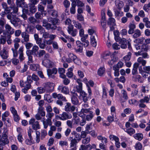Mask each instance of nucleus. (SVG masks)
I'll list each match as a JSON object with an SVG mask.
<instances>
[{
	"label": "nucleus",
	"mask_w": 150,
	"mask_h": 150,
	"mask_svg": "<svg viewBox=\"0 0 150 150\" xmlns=\"http://www.w3.org/2000/svg\"><path fill=\"white\" fill-rule=\"evenodd\" d=\"M134 33L133 35V37L134 38L139 37L141 35L140 30L138 29L136 30Z\"/></svg>",
	"instance_id": "nucleus-36"
},
{
	"label": "nucleus",
	"mask_w": 150,
	"mask_h": 150,
	"mask_svg": "<svg viewBox=\"0 0 150 150\" xmlns=\"http://www.w3.org/2000/svg\"><path fill=\"white\" fill-rule=\"evenodd\" d=\"M29 23L32 24H34L37 22V20L33 16H31L29 18L28 20Z\"/></svg>",
	"instance_id": "nucleus-33"
},
{
	"label": "nucleus",
	"mask_w": 150,
	"mask_h": 150,
	"mask_svg": "<svg viewBox=\"0 0 150 150\" xmlns=\"http://www.w3.org/2000/svg\"><path fill=\"white\" fill-rule=\"evenodd\" d=\"M72 103L75 105H77L79 104V101L77 97L74 95H73L71 98Z\"/></svg>",
	"instance_id": "nucleus-31"
},
{
	"label": "nucleus",
	"mask_w": 150,
	"mask_h": 150,
	"mask_svg": "<svg viewBox=\"0 0 150 150\" xmlns=\"http://www.w3.org/2000/svg\"><path fill=\"white\" fill-rule=\"evenodd\" d=\"M21 37L23 38L21 42L22 43L24 42H29V35L25 31L22 32L21 33Z\"/></svg>",
	"instance_id": "nucleus-11"
},
{
	"label": "nucleus",
	"mask_w": 150,
	"mask_h": 150,
	"mask_svg": "<svg viewBox=\"0 0 150 150\" xmlns=\"http://www.w3.org/2000/svg\"><path fill=\"white\" fill-rule=\"evenodd\" d=\"M115 22V20L113 18L110 17L109 18L107 23L108 25H113Z\"/></svg>",
	"instance_id": "nucleus-53"
},
{
	"label": "nucleus",
	"mask_w": 150,
	"mask_h": 150,
	"mask_svg": "<svg viewBox=\"0 0 150 150\" xmlns=\"http://www.w3.org/2000/svg\"><path fill=\"white\" fill-rule=\"evenodd\" d=\"M25 42V43H24V44L26 49L27 50H30V49L33 46V44L31 42Z\"/></svg>",
	"instance_id": "nucleus-50"
},
{
	"label": "nucleus",
	"mask_w": 150,
	"mask_h": 150,
	"mask_svg": "<svg viewBox=\"0 0 150 150\" xmlns=\"http://www.w3.org/2000/svg\"><path fill=\"white\" fill-rule=\"evenodd\" d=\"M30 87L31 85H26L22 89V91L25 94L27 93V91L30 88Z\"/></svg>",
	"instance_id": "nucleus-59"
},
{
	"label": "nucleus",
	"mask_w": 150,
	"mask_h": 150,
	"mask_svg": "<svg viewBox=\"0 0 150 150\" xmlns=\"http://www.w3.org/2000/svg\"><path fill=\"white\" fill-rule=\"evenodd\" d=\"M29 124L32 125L33 129L34 130H37L40 129V126L39 122L36 120L34 118H32L29 122Z\"/></svg>",
	"instance_id": "nucleus-5"
},
{
	"label": "nucleus",
	"mask_w": 150,
	"mask_h": 150,
	"mask_svg": "<svg viewBox=\"0 0 150 150\" xmlns=\"http://www.w3.org/2000/svg\"><path fill=\"white\" fill-rule=\"evenodd\" d=\"M129 30L128 31V33L129 34H132L135 31L134 30L136 28L135 25L133 23L130 24L129 25Z\"/></svg>",
	"instance_id": "nucleus-25"
},
{
	"label": "nucleus",
	"mask_w": 150,
	"mask_h": 150,
	"mask_svg": "<svg viewBox=\"0 0 150 150\" xmlns=\"http://www.w3.org/2000/svg\"><path fill=\"white\" fill-rule=\"evenodd\" d=\"M57 28V26L52 23H49L46 29L47 30H54L56 29Z\"/></svg>",
	"instance_id": "nucleus-37"
},
{
	"label": "nucleus",
	"mask_w": 150,
	"mask_h": 150,
	"mask_svg": "<svg viewBox=\"0 0 150 150\" xmlns=\"http://www.w3.org/2000/svg\"><path fill=\"white\" fill-rule=\"evenodd\" d=\"M48 20L50 22L52 23V24L56 25L59 23V19L55 18H48Z\"/></svg>",
	"instance_id": "nucleus-26"
},
{
	"label": "nucleus",
	"mask_w": 150,
	"mask_h": 150,
	"mask_svg": "<svg viewBox=\"0 0 150 150\" xmlns=\"http://www.w3.org/2000/svg\"><path fill=\"white\" fill-rule=\"evenodd\" d=\"M122 96L125 100H127L128 99L127 93L126 91L124 90H122L121 91Z\"/></svg>",
	"instance_id": "nucleus-39"
},
{
	"label": "nucleus",
	"mask_w": 150,
	"mask_h": 150,
	"mask_svg": "<svg viewBox=\"0 0 150 150\" xmlns=\"http://www.w3.org/2000/svg\"><path fill=\"white\" fill-rule=\"evenodd\" d=\"M79 93V99L82 100L84 103H86L88 100V98H89L87 96V93L83 91L80 92Z\"/></svg>",
	"instance_id": "nucleus-9"
},
{
	"label": "nucleus",
	"mask_w": 150,
	"mask_h": 150,
	"mask_svg": "<svg viewBox=\"0 0 150 150\" xmlns=\"http://www.w3.org/2000/svg\"><path fill=\"white\" fill-rule=\"evenodd\" d=\"M73 125H78L80 122V118L75 112L73 113V118L72 119Z\"/></svg>",
	"instance_id": "nucleus-8"
},
{
	"label": "nucleus",
	"mask_w": 150,
	"mask_h": 150,
	"mask_svg": "<svg viewBox=\"0 0 150 150\" xmlns=\"http://www.w3.org/2000/svg\"><path fill=\"white\" fill-rule=\"evenodd\" d=\"M39 49V47L35 45L33 46L31 50H28L26 51V53L28 57V62L31 63L33 62L32 55L37 56L38 54L37 52H38Z\"/></svg>",
	"instance_id": "nucleus-1"
},
{
	"label": "nucleus",
	"mask_w": 150,
	"mask_h": 150,
	"mask_svg": "<svg viewBox=\"0 0 150 150\" xmlns=\"http://www.w3.org/2000/svg\"><path fill=\"white\" fill-rule=\"evenodd\" d=\"M9 141L7 138L6 135L4 134L3 136V137L0 140V145L3 146L8 144Z\"/></svg>",
	"instance_id": "nucleus-19"
},
{
	"label": "nucleus",
	"mask_w": 150,
	"mask_h": 150,
	"mask_svg": "<svg viewBox=\"0 0 150 150\" xmlns=\"http://www.w3.org/2000/svg\"><path fill=\"white\" fill-rule=\"evenodd\" d=\"M53 122H54V125L57 127H60L62 126V122L59 121H57L55 119H53Z\"/></svg>",
	"instance_id": "nucleus-51"
},
{
	"label": "nucleus",
	"mask_w": 150,
	"mask_h": 150,
	"mask_svg": "<svg viewBox=\"0 0 150 150\" xmlns=\"http://www.w3.org/2000/svg\"><path fill=\"white\" fill-rule=\"evenodd\" d=\"M41 120V122H42L44 126V128L46 129L48 126V125L51 126L52 125V122L49 121V120L46 119L45 120L44 119Z\"/></svg>",
	"instance_id": "nucleus-22"
},
{
	"label": "nucleus",
	"mask_w": 150,
	"mask_h": 150,
	"mask_svg": "<svg viewBox=\"0 0 150 150\" xmlns=\"http://www.w3.org/2000/svg\"><path fill=\"white\" fill-rule=\"evenodd\" d=\"M47 134V131L45 129L41 130V139H44Z\"/></svg>",
	"instance_id": "nucleus-57"
},
{
	"label": "nucleus",
	"mask_w": 150,
	"mask_h": 150,
	"mask_svg": "<svg viewBox=\"0 0 150 150\" xmlns=\"http://www.w3.org/2000/svg\"><path fill=\"white\" fill-rule=\"evenodd\" d=\"M134 147L137 150H141L142 148V145L141 143L138 142L136 143Z\"/></svg>",
	"instance_id": "nucleus-43"
},
{
	"label": "nucleus",
	"mask_w": 150,
	"mask_h": 150,
	"mask_svg": "<svg viewBox=\"0 0 150 150\" xmlns=\"http://www.w3.org/2000/svg\"><path fill=\"white\" fill-rule=\"evenodd\" d=\"M0 55L3 59H6L8 57V52L4 49H3L0 52Z\"/></svg>",
	"instance_id": "nucleus-20"
},
{
	"label": "nucleus",
	"mask_w": 150,
	"mask_h": 150,
	"mask_svg": "<svg viewBox=\"0 0 150 150\" xmlns=\"http://www.w3.org/2000/svg\"><path fill=\"white\" fill-rule=\"evenodd\" d=\"M45 115V112L44 110V108L42 107H39L38 110V112L35 115V117L36 119L38 120L42 119V117H44ZM44 118V117L43 119Z\"/></svg>",
	"instance_id": "nucleus-3"
},
{
	"label": "nucleus",
	"mask_w": 150,
	"mask_h": 150,
	"mask_svg": "<svg viewBox=\"0 0 150 150\" xmlns=\"http://www.w3.org/2000/svg\"><path fill=\"white\" fill-rule=\"evenodd\" d=\"M144 40V38H140L136 39L134 42L135 43L142 44L143 43Z\"/></svg>",
	"instance_id": "nucleus-55"
},
{
	"label": "nucleus",
	"mask_w": 150,
	"mask_h": 150,
	"mask_svg": "<svg viewBox=\"0 0 150 150\" xmlns=\"http://www.w3.org/2000/svg\"><path fill=\"white\" fill-rule=\"evenodd\" d=\"M59 145L62 147L66 146L68 145V142L66 141L60 140L59 142Z\"/></svg>",
	"instance_id": "nucleus-44"
},
{
	"label": "nucleus",
	"mask_w": 150,
	"mask_h": 150,
	"mask_svg": "<svg viewBox=\"0 0 150 150\" xmlns=\"http://www.w3.org/2000/svg\"><path fill=\"white\" fill-rule=\"evenodd\" d=\"M149 47L147 45L143 44L141 47V49L142 51H146L149 49Z\"/></svg>",
	"instance_id": "nucleus-56"
},
{
	"label": "nucleus",
	"mask_w": 150,
	"mask_h": 150,
	"mask_svg": "<svg viewBox=\"0 0 150 150\" xmlns=\"http://www.w3.org/2000/svg\"><path fill=\"white\" fill-rule=\"evenodd\" d=\"M124 130L125 132L131 136L134 134L135 132V130L131 127L124 129Z\"/></svg>",
	"instance_id": "nucleus-23"
},
{
	"label": "nucleus",
	"mask_w": 150,
	"mask_h": 150,
	"mask_svg": "<svg viewBox=\"0 0 150 150\" xmlns=\"http://www.w3.org/2000/svg\"><path fill=\"white\" fill-rule=\"evenodd\" d=\"M71 134L74 136V138L76 139V140H77L79 142L81 140V137L80 135L79 134L75 131H73L71 132Z\"/></svg>",
	"instance_id": "nucleus-28"
},
{
	"label": "nucleus",
	"mask_w": 150,
	"mask_h": 150,
	"mask_svg": "<svg viewBox=\"0 0 150 150\" xmlns=\"http://www.w3.org/2000/svg\"><path fill=\"white\" fill-rule=\"evenodd\" d=\"M52 96L54 98H57L58 99H61L64 101H67L65 97H64L62 94H57L56 93H54L52 94Z\"/></svg>",
	"instance_id": "nucleus-17"
},
{
	"label": "nucleus",
	"mask_w": 150,
	"mask_h": 150,
	"mask_svg": "<svg viewBox=\"0 0 150 150\" xmlns=\"http://www.w3.org/2000/svg\"><path fill=\"white\" fill-rule=\"evenodd\" d=\"M92 129V125L91 123L87 124L85 127V131L88 133H90L89 130Z\"/></svg>",
	"instance_id": "nucleus-62"
},
{
	"label": "nucleus",
	"mask_w": 150,
	"mask_h": 150,
	"mask_svg": "<svg viewBox=\"0 0 150 150\" xmlns=\"http://www.w3.org/2000/svg\"><path fill=\"white\" fill-rule=\"evenodd\" d=\"M76 57L73 53H70L69 54L68 57L66 59V62L69 63L71 62L76 58Z\"/></svg>",
	"instance_id": "nucleus-14"
},
{
	"label": "nucleus",
	"mask_w": 150,
	"mask_h": 150,
	"mask_svg": "<svg viewBox=\"0 0 150 150\" xmlns=\"http://www.w3.org/2000/svg\"><path fill=\"white\" fill-rule=\"evenodd\" d=\"M29 139H27L25 141V142L26 144L28 145H31L32 144L33 142V139L32 137L31 138H29Z\"/></svg>",
	"instance_id": "nucleus-54"
},
{
	"label": "nucleus",
	"mask_w": 150,
	"mask_h": 150,
	"mask_svg": "<svg viewBox=\"0 0 150 150\" xmlns=\"http://www.w3.org/2000/svg\"><path fill=\"white\" fill-rule=\"evenodd\" d=\"M61 117L62 120L64 121L68 119H70L72 117L71 115L66 112H63L62 114H61Z\"/></svg>",
	"instance_id": "nucleus-13"
},
{
	"label": "nucleus",
	"mask_w": 150,
	"mask_h": 150,
	"mask_svg": "<svg viewBox=\"0 0 150 150\" xmlns=\"http://www.w3.org/2000/svg\"><path fill=\"white\" fill-rule=\"evenodd\" d=\"M115 4L117 7L119 9L122 8L124 5L123 2L119 0H117L115 1Z\"/></svg>",
	"instance_id": "nucleus-29"
},
{
	"label": "nucleus",
	"mask_w": 150,
	"mask_h": 150,
	"mask_svg": "<svg viewBox=\"0 0 150 150\" xmlns=\"http://www.w3.org/2000/svg\"><path fill=\"white\" fill-rule=\"evenodd\" d=\"M98 139L101 141L102 143L105 144L107 142V139L105 137H103L101 135H99L97 137Z\"/></svg>",
	"instance_id": "nucleus-30"
},
{
	"label": "nucleus",
	"mask_w": 150,
	"mask_h": 150,
	"mask_svg": "<svg viewBox=\"0 0 150 150\" xmlns=\"http://www.w3.org/2000/svg\"><path fill=\"white\" fill-rule=\"evenodd\" d=\"M58 89L61 91L62 93L67 94L69 93V91L68 88L65 86L63 85H60L59 86Z\"/></svg>",
	"instance_id": "nucleus-12"
},
{
	"label": "nucleus",
	"mask_w": 150,
	"mask_h": 150,
	"mask_svg": "<svg viewBox=\"0 0 150 150\" xmlns=\"http://www.w3.org/2000/svg\"><path fill=\"white\" fill-rule=\"evenodd\" d=\"M111 58L112 59L108 63V64L110 66H112L113 64L115 62H116V60H117L116 56L113 54L112 55Z\"/></svg>",
	"instance_id": "nucleus-34"
},
{
	"label": "nucleus",
	"mask_w": 150,
	"mask_h": 150,
	"mask_svg": "<svg viewBox=\"0 0 150 150\" xmlns=\"http://www.w3.org/2000/svg\"><path fill=\"white\" fill-rule=\"evenodd\" d=\"M9 114V113L8 111H6L2 114L1 116L2 120L3 122H5L6 119V117L8 116Z\"/></svg>",
	"instance_id": "nucleus-49"
},
{
	"label": "nucleus",
	"mask_w": 150,
	"mask_h": 150,
	"mask_svg": "<svg viewBox=\"0 0 150 150\" xmlns=\"http://www.w3.org/2000/svg\"><path fill=\"white\" fill-rule=\"evenodd\" d=\"M23 47H21L18 50V53L19 54V58L21 61H22L25 59V57L23 55Z\"/></svg>",
	"instance_id": "nucleus-16"
},
{
	"label": "nucleus",
	"mask_w": 150,
	"mask_h": 150,
	"mask_svg": "<svg viewBox=\"0 0 150 150\" xmlns=\"http://www.w3.org/2000/svg\"><path fill=\"white\" fill-rule=\"evenodd\" d=\"M47 72L49 77L54 78H55V76L52 74H56L57 72V69L55 68H54L52 69H48L47 70Z\"/></svg>",
	"instance_id": "nucleus-6"
},
{
	"label": "nucleus",
	"mask_w": 150,
	"mask_h": 150,
	"mask_svg": "<svg viewBox=\"0 0 150 150\" xmlns=\"http://www.w3.org/2000/svg\"><path fill=\"white\" fill-rule=\"evenodd\" d=\"M139 64V63H135L134 64L133 68L132 71V75H136L138 74L137 69Z\"/></svg>",
	"instance_id": "nucleus-21"
},
{
	"label": "nucleus",
	"mask_w": 150,
	"mask_h": 150,
	"mask_svg": "<svg viewBox=\"0 0 150 150\" xmlns=\"http://www.w3.org/2000/svg\"><path fill=\"white\" fill-rule=\"evenodd\" d=\"M36 28L40 31V34H42L43 32L45 31V30L42 26L40 25L37 24L35 26Z\"/></svg>",
	"instance_id": "nucleus-35"
},
{
	"label": "nucleus",
	"mask_w": 150,
	"mask_h": 150,
	"mask_svg": "<svg viewBox=\"0 0 150 150\" xmlns=\"http://www.w3.org/2000/svg\"><path fill=\"white\" fill-rule=\"evenodd\" d=\"M71 6L70 8V12L71 14H74L75 13V7L76 6V3L73 2L71 3Z\"/></svg>",
	"instance_id": "nucleus-27"
},
{
	"label": "nucleus",
	"mask_w": 150,
	"mask_h": 150,
	"mask_svg": "<svg viewBox=\"0 0 150 150\" xmlns=\"http://www.w3.org/2000/svg\"><path fill=\"white\" fill-rule=\"evenodd\" d=\"M5 28L6 31L8 33V34L11 35L14 33V29L8 24H6L5 25Z\"/></svg>",
	"instance_id": "nucleus-18"
},
{
	"label": "nucleus",
	"mask_w": 150,
	"mask_h": 150,
	"mask_svg": "<svg viewBox=\"0 0 150 150\" xmlns=\"http://www.w3.org/2000/svg\"><path fill=\"white\" fill-rule=\"evenodd\" d=\"M89 114L87 115L86 116V119L87 120L90 121L93 117L94 115L92 111L89 112Z\"/></svg>",
	"instance_id": "nucleus-47"
},
{
	"label": "nucleus",
	"mask_w": 150,
	"mask_h": 150,
	"mask_svg": "<svg viewBox=\"0 0 150 150\" xmlns=\"http://www.w3.org/2000/svg\"><path fill=\"white\" fill-rule=\"evenodd\" d=\"M46 40H44L42 41V40L38 44L41 49H44L45 48L46 46Z\"/></svg>",
	"instance_id": "nucleus-38"
},
{
	"label": "nucleus",
	"mask_w": 150,
	"mask_h": 150,
	"mask_svg": "<svg viewBox=\"0 0 150 150\" xmlns=\"http://www.w3.org/2000/svg\"><path fill=\"white\" fill-rule=\"evenodd\" d=\"M105 68L104 67L100 68L98 71V74L100 76H102L105 73Z\"/></svg>",
	"instance_id": "nucleus-45"
},
{
	"label": "nucleus",
	"mask_w": 150,
	"mask_h": 150,
	"mask_svg": "<svg viewBox=\"0 0 150 150\" xmlns=\"http://www.w3.org/2000/svg\"><path fill=\"white\" fill-rule=\"evenodd\" d=\"M109 137L110 140H114L115 142L119 141V139L117 137L112 134L110 135Z\"/></svg>",
	"instance_id": "nucleus-52"
},
{
	"label": "nucleus",
	"mask_w": 150,
	"mask_h": 150,
	"mask_svg": "<svg viewBox=\"0 0 150 150\" xmlns=\"http://www.w3.org/2000/svg\"><path fill=\"white\" fill-rule=\"evenodd\" d=\"M132 54L130 52H129L128 53V54L127 55L125 56L123 58V59L124 60H125L126 62L128 61L130 59L131 57V55Z\"/></svg>",
	"instance_id": "nucleus-61"
},
{
	"label": "nucleus",
	"mask_w": 150,
	"mask_h": 150,
	"mask_svg": "<svg viewBox=\"0 0 150 150\" xmlns=\"http://www.w3.org/2000/svg\"><path fill=\"white\" fill-rule=\"evenodd\" d=\"M75 109V107L74 105H71V104L69 103H67L65 106V110L68 112L74 111Z\"/></svg>",
	"instance_id": "nucleus-10"
},
{
	"label": "nucleus",
	"mask_w": 150,
	"mask_h": 150,
	"mask_svg": "<svg viewBox=\"0 0 150 150\" xmlns=\"http://www.w3.org/2000/svg\"><path fill=\"white\" fill-rule=\"evenodd\" d=\"M135 54L137 56L142 55L143 57L144 58H147L148 56L147 53L146 52L142 53L141 51V52L139 51L135 53Z\"/></svg>",
	"instance_id": "nucleus-58"
},
{
	"label": "nucleus",
	"mask_w": 150,
	"mask_h": 150,
	"mask_svg": "<svg viewBox=\"0 0 150 150\" xmlns=\"http://www.w3.org/2000/svg\"><path fill=\"white\" fill-rule=\"evenodd\" d=\"M54 114L53 112L47 113L46 116L47 118L46 119L49 121L52 122V117L54 116Z\"/></svg>",
	"instance_id": "nucleus-40"
},
{
	"label": "nucleus",
	"mask_w": 150,
	"mask_h": 150,
	"mask_svg": "<svg viewBox=\"0 0 150 150\" xmlns=\"http://www.w3.org/2000/svg\"><path fill=\"white\" fill-rule=\"evenodd\" d=\"M30 12L32 14H34L37 11V8L35 6L29 5Z\"/></svg>",
	"instance_id": "nucleus-42"
},
{
	"label": "nucleus",
	"mask_w": 150,
	"mask_h": 150,
	"mask_svg": "<svg viewBox=\"0 0 150 150\" xmlns=\"http://www.w3.org/2000/svg\"><path fill=\"white\" fill-rule=\"evenodd\" d=\"M150 2L148 4H145L143 7L144 10L146 12H148L150 10Z\"/></svg>",
	"instance_id": "nucleus-63"
},
{
	"label": "nucleus",
	"mask_w": 150,
	"mask_h": 150,
	"mask_svg": "<svg viewBox=\"0 0 150 150\" xmlns=\"http://www.w3.org/2000/svg\"><path fill=\"white\" fill-rule=\"evenodd\" d=\"M123 65V63L121 62H120L114 65L113 67L119 69L120 68H122Z\"/></svg>",
	"instance_id": "nucleus-60"
},
{
	"label": "nucleus",
	"mask_w": 150,
	"mask_h": 150,
	"mask_svg": "<svg viewBox=\"0 0 150 150\" xmlns=\"http://www.w3.org/2000/svg\"><path fill=\"white\" fill-rule=\"evenodd\" d=\"M143 22L145 23V25L147 28H150V21L148 18H144L143 19Z\"/></svg>",
	"instance_id": "nucleus-41"
},
{
	"label": "nucleus",
	"mask_w": 150,
	"mask_h": 150,
	"mask_svg": "<svg viewBox=\"0 0 150 150\" xmlns=\"http://www.w3.org/2000/svg\"><path fill=\"white\" fill-rule=\"evenodd\" d=\"M76 46L74 48L77 52H81L83 49V44L79 41H77L76 42Z\"/></svg>",
	"instance_id": "nucleus-7"
},
{
	"label": "nucleus",
	"mask_w": 150,
	"mask_h": 150,
	"mask_svg": "<svg viewBox=\"0 0 150 150\" xmlns=\"http://www.w3.org/2000/svg\"><path fill=\"white\" fill-rule=\"evenodd\" d=\"M69 140L70 141V148L69 150H76L77 149L76 145L79 142L76 139L73 137H70Z\"/></svg>",
	"instance_id": "nucleus-4"
},
{
	"label": "nucleus",
	"mask_w": 150,
	"mask_h": 150,
	"mask_svg": "<svg viewBox=\"0 0 150 150\" xmlns=\"http://www.w3.org/2000/svg\"><path fill=\"white\" fill-rule=\"evenodd\" d=\"M91 145L90 144L87 145L86 146L83 145H81L79 150H86L88 147H90Z\"/></svg>",
	"instance_id": "nucleus-64"
},
{
	"label": "nucleus",
	"mask_w": 150,
	"mask_h": 150,
	"mask_svg": "<svg viewBox=\"0 0 150 150\" xmlns=\"http://www.w3.org/2000/svg\"><path fill=\"white\" fill-rule=\"evenodd\" d=\"M42 64L47 68L51 67H52V62L48 59H45L43 61Z\"/></svg>",
	"instance_id": "nucleus-15"
},
{
	"label": "nucleus",
	"mask_w": 150,
	"mask_h": 150,
	"mask_svg": "<svg viewBox=\"0 0 150 150\" xmlns=\"http://www.w3.org/2000/svg\"><path fill=\"white\" fill-rule=\"evenodd\" d=\"M34 39L36 41V43L38 44L39 43L41 42L42 40L41 38H39V35L38 34L35 33L34 35Z\"/></svg>",
	"instance_id": "nucleus-46"
},
{
	"label": "nucleus",
	"mask_w": 150,
	"mask_h": 150,
	"mask_svg": "<svg viewBox=\"0 0 150 150\" xmlns=\"http://www.w3.org/2000/svg\"><path fill=\"white\" fill-rule=\"evenodd\" d=\"M134 137L135 139L140 141L143 138V134L141 133H137L134 135Z\"/></svg>",
	"instance_id": "nucleus-32"
},
{
	"label": "nucleus",
	"mask_w": 150,
	"mask_h": 150,
	"mask_svg": "<svg viewBox=\"0 0 150 150\" xmlns=\"http://www.w3.org/2000/svg\"><path fill=\"white\" fill-rule=\"evenodd\" d=\"M21 40L19 38H16L13 40L14 43V48H12L11 50L12 51L13 53V57H16L18 56V54L17 50L19 46V45L18 43L20 42Z\"/></svg>",
	"instance_id": "nucleus-2"
},
{
	"label": "nucleus",
	"mask_w": 150,
	"mask_h": 150,
	"mask_svg": "<svg viewBox=\"0 0 150 150\" xmlns=\"http://www.w3.org/2000/svg\"><path fill=\"white\" fill-rule=\"evenodd\" d=\"M41 4V3H40L38 6V10L41 13H43L45 12L44 7Z\"/></svg>",
	"instance_id": "nucleus-48"
},
{
	"label": "nucleus",
	"mask_w": 150,
	"mask_h": 150,
	"mask_svg": "<svg viewBox=\"0 0 150 150\" xmlns=\"http://www.w3.org/2000/svg\"><path fill=\"white\" fill-rule=\"evenodd\" d=\"M74 90L72 91V93H74V92L76 91L79 93H80L83 91L82 85H76L74 87Z\"/></svg>",
	"instance_id": "nucleus-24"
}]
</instances>
